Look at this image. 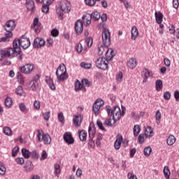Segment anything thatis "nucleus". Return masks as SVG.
<instances>
[{
	"mask_svg": "<svg viewBox=\"0 0 179 179\" xmlns=\"http://www.w3.org/2000/svg\"><path fill=\"white\" fill-rule=\"evenodd\" d=\"M170 169H169V166H164V177L166 178L167 179L170 178V175H171Z\"/></svg>",
	"mask_w": 179,
	"mask_h": 179,
	"instance_id": "nucleus-38",
	"label": "nucleus"
},
{
	"mask_svg": "<svg viewBox=\"0 0 179 179\" xmlns=\"http://www.w3.org/2000/svg\"><path fill=\"white\" fill-rule=\"evenodd\" d=\"M155 120H156V121H160V120H162V113H160V110L156 111Z\"/></svg>",
	"mask_w": 179,
	"mask_h": 179,
	"instance_id": "nucleus-58",
	"label": "nucleus"
},
{
	"mask_svg": "<svg viewBox=\"0 0 179 179\" xmlns=\"http://www.w3.org/2000/svg\"><path fill=\"white\" fill-rule=\"evenodd\" d=\"M56 76L58 80L60 81H64L66 80V79H68L69 76L68 73H66V67L65 66V64H62L57 67Z\"/></svg>",
	"mask_w": 179,
	"mask_h": 179,
	"instance_id": "nucleus-4",
	"label": "nucleus"
},
{
	"mask_svg": "<svg viewBox=\"0 0 179 179\" xmlns=\"http://www.w3.org/2000/svg\"><path fill=\"white\" fill-rule=\"evenodd\" d=\"M15 92L17 96H23V94L24 93L23 91V87H22V85L18 86L15 90Z\"/></svg>",
	"mask_w": 179,
	"mask_h": 179,
	"instance_id": "nucleus-42",
	"label": "nucleus"
},
{
	"mask_svg": "<svg viewBox=\"0 0 179 179\" xmlns=\"http://www.w3.org/2000/svg\"><path fill=\"white\" fill-rule=\"evenodd\" d=\"M22 155L24 159H29L30 157L31 152L25 148L21 150Z\"/></svg>",
	"mask_w": 179,
	"mask_h": 179,
	"instance_id": "nucleus-31",
	"label": "nucleus"
},
{
	"mask_svg": "<svg viewBox=\"0 0 179 179\" xmlns=\"http://www.w3.org/2000/svg\"><path fill=\"white\" fill-rule=\"evenodd\" d=\"M15 162H16L17 164H24V159L23 157H17L15 159Z\"/></svg>",
	"mask_w": 179,
	"mask_h": 179,
	"instance_id": "nucleus-60",
	"label": "nucleus"
},
{
	"mask_svg": "<svg viewBox=\"0 0 179 179\" xmlns=\"http://www.w3.org/2000/svg\"><path fill=\"white\" fill-rule=\"evenodd\" d=\"M133 132L134 136H138V135H139V132H141V126H139L138 124L134 125Z\"/></svg>",
	"mask_w": 179,
	"mask_h": 179,
	"instance_id": "nucleus-35",
	"label": "nucleus"
},
{
	"mask_svg": "<svg viewBox=\"0 0 179 179\" xmlns=\"http://www.w3.org/2000/svg\"><path fill=\"white\" fill-rule=\"evenodd\" d=\"M17 57L18 61L23 59V52L19 45H17V41L15 39L13 42V48H7L0 50V61H3V58H8L12 59Z\"/></svg>",
	"mask_w": 179,
	"mask_h": 179,
	"instance_id": "nucleus-1",
	"label": "nucleus"
},
{
	"mask_svg": "<svg viewBox=\"0 0 179 179\" xmlns=\"http://www.w3.org/2000/svg\"><path fill=\"white\" fill-rule=\"evenodd\" d=\"M43 141L45 145H50V143H51V136H50V134H45Z\"/></svg>",
	"mask_w": 179,
	"mask_h": 179,
	"instance_id": "nucleus-33",
	"label": "nucleus"
},
{
	"mask_svg": "<svg viewBox=\"0 0 179 179\" xmlns=\"http://www.w3.org/2000/svg\"><path fill=\"white\" fill-rule=\"evenodd\" d=\"M101 107V104H98L96 100L92 106V111L95 114V115H99V114L100 113Z\"/></svg>",
	"mask_w": 179,
	"mask_h": 179,
	"instance_id": "nucleus-21",
	"label": "nucleus"
},
{
	"mask_svg": "<svg viewBox=\"0 0 179 179\" xmlns=\"http://www.w3.org/2000/svg\"><path fill=\"white\" fill-rule=\"evenodd\" d=\"M17 78L18 82H19L21 85H23V83H24V79L23 77L22 76V73H21L20 72H17Z\"/></svg>",
	"mask_w": 179,
	"mask_h": 179,
	"instance_id": "nucleus-47",
	"label": "nucleus"
},
{
	"mask_svg": "<svg viewBox=\"0 0 179 179\" xmlns=\"http://www.w3.org/2000/svg\"><path fill=\"white\" fill-rule=\"evenodd\" d=\"M19 146H15L13 150H12V157H16L17 156V153H19Z\"/></svg>",
	"mask_w": 179,
	"mask_h": 179,
	"instance_id": "nucleus-49",
	"label": "nucleus"
},
{
	"mask_svg": "<svg viewBox=\"0 0 179 179\" xmlns=\"http://www.w3.org/2000/svg\"><path fill=\"white\" fill-rule=\"evenodd\" d=\"M34 48H40V38H36L33 42Z\"/></svg>",
	"mask_w": 179,
	"mask_h": 179,
	"instance_id": "nucleus-45",
	"label": "nucleus"
},
{
	"mask_svg": "<svg viewBox=\"0 0 179 179\" xmlns=\"http://www.w3.org/2000/svg\"><path fill=\"white\" fill-rule=\"evenodd\" d=\"M30 156H31V157H32V159H38V157H39V155H38V154H37V152H36V150L31 152Z\"/></svg>",
	"mask_w": 179,
	"mask_h": 179,
	"instance_id": "nucleus-61",
	"label": "nucleus"
},
{
	"mask_svg": "<svg viewBox=\"0 0 179 179\" xmlns=\"http://www.w3.org/2000/svg\"><path fill=\"white\" fill-rule=\"evenodd\" d=\"M72 9V5L67 0H62L58 2V7L56 8V15L60 20H64V13H69Z\"/></svg>",
	"mask_w": 179,
	"mask_h": 179,
	"instance_id": "nucleus-2",
	"label": "nucleus"
},
{
	"mask_svg": "<svg viewBox=\"0 0 179 179\" xmlns=\"http://www.w3.org/2000/svg\"><path fill=\"white\" fill-rule=\"evenodd\" d=\"M82 87H83V84L79 80H76L75 81V91L79 92V90H82Z\"/></svg>",
	"mask_w": 179,
	"mask_h": 179,
	"instance_id": "nucleus-32",
	"label": "nucleus"
},
{
	"mask_svg": "<svg viewBox=\"0 0 179 179\" xmlns=\"http://www.w3.org/2000/svg\"><path fill=\"white\" fill-rule=\"evenodd\" d=\"M80 65L81 68H84L85 69H90V68H92V64L85 62H81Z\"/></svg>",
	"mask_w": 179,
	"mask_h": 179,
	"instance_id": "nucleus-44",
	"label": "nucleus"
},
{
	"mask_svg": "<svg viewBox=\"0 0 179 179\" xmlns=\"http://www.w3.org/2000/svg\"><path fill=\"white\" fill-rule=\"evenodd\" d=\"M131 40H136V37H138V36H139V31H138V28H136V26H134L131 27Z\"/></svg>",
	"mask_w": 179,
	"mask_h": 179,
	"instance_id": "nucleus-20",
	"label": "nucleus"
},
{
	"mask_svg": "<svg viewBox=\"0 0 179 179\" xmlns=\"http://www.w3.org/2000/svg\"><path fill=\"white\" fill-rule=\"evenodd\" d=\"M45 82L47 83V85H48L50 89H51V90H55L56 87H55V85H54V81L52 80L51 78L50 77H47L45 79Z\"/></svg>",
	"mask_w": 179,
	"mask_h": 179,
	"instance_id": "nucleus-24",
	"label": "nucleus"
},
{
	"mask_svg": "<svg viewBox=\"0 0 179 179\" xmlns=\"http://www.w3.org/2000/svg\"><path fill=\"white\" fill-rule=\"evenodd\" d=\"M102 43L104 47H110L111 44V32L106 27L102 29Z\"/></svg>",
	"mask_w": 179,
	"mask_h": 179,
	"instance_id": "nucleus-5",
	"label": "nucleus"
},
{
	"mask_svg": "<svg viewBox=\"0 0 179 179\" xmlns=\"http://www.w3.org/2000/svg\"><path fill=\"white\" fill-rule=\"evenodd\" d=\"M76 50L77 52H80L81 51L83 50V47L82 46V43H77L76 45Z\"/></svg>",
	"mask_w": 179,
	"mask_h": 179,
	"instance_id": "nucleus-55",
	"label": "nucleus"
},
{
	"mask_svg": "<svg viewBox=\"0 0 179 179\" xmlns=\"http://www.w3.org/2000/svg\"><path fill=\"white\" fill-rule=\"evenodd\" d=\"M96 68L102 69V71H107L108 69V59L103 57H99L96 61Z\"/></svg>",
	"mask_w": 179,
	"mask_h": 179,
	"instance_id": "nucleus-7",
	"label": "nucleus"
},
{
	"mask_svg": "<svg viewBox=\"0 0 179 179\" xmlns=\"http://www.w3.org/2000/svg\"><path fill=\"white\" fill-rule=\"evenodd\" d=\"M137 62L136 59L131 57L129 59V62H127V66L130 69H134V68H136Z\"/></svg>",
	"mask_w": 179,
	"mask_h": 179,
	"instance_id": "nucleus-19",
	"label": "nucleus"
},
{
	"mask_svg": "<svg viewBox=\"0 0 179 179\" xmlns=\"http://www.w3.org/2000/svg\"><path fill=\"white\" fill-rule=\"evenodd\" d=\"M106 50V46L101 45L98 48V54L99 55H103L104 50Z\"/></svg>",
	"mask_w": 179,
	"mask_h": 179,
	"instance_id": "nucleus-59",
	"label": "nucleus"
},
{
	"mask_svg": "<svg viewBox=\"0 0 179 179\" xmlns=\"http://www.w3.org/2000/svg\"><path fill=\"white\" fill-rule=\"evenodd\" d=\"M54 2V0H42L43 6L41 11L43 13H48L50 12V6Z\"/></svg>",
	"mask_w": 179,
	"mask_h": 179,
	"instance_id": "nucleus-9",
	"label": "nucleus"
},
{
	"mask_svg": "<svg viewBox=\"0 0 179 179\" xmlns=\"http://www.w3.org/2000/svg\"><path fill=\"white\" fill-rule=\"evenodd\" d=\"M122 141H124V139L122 138V136H120L116 138L114 143V148L116 150H120L121 148V144L122 143Z\"/></svg>",
	"mask_w": 179,
	"mask_h": 179,
	"instance_id": "nucleus-18",
	"label": "nucleus"
},
{
	"mask_svg": "<svg viewBox=\"0 0 179 179\" xmlns=\"http://www.w3.org/2000/svg\"><path fill=\"white\" fill-rule=\"evenodd\" d=\"M38 80H40V75L35 76L31 80V89L33 92H36L38 89Z\"/></svg>",
	"mask_w": 179,
	"mask_h": 179,
	"instance_id": "nucleus-11",
	"label": "nucleus"
},
{
	"mask_svg": "<svg viewBox=\"0 0 179 179\" xmlns=\"http://www.w3.org/2000/svg\"><path fill=\"white\" fill-rule=\"evenodd\" d=\"M144 135L146 138H151L153 136V129L150 126H148L145 130Z\"/></svg>",
	"mask_w": 179,
	"mask_h": 179,
	"instance_id": "nucleus-26",
	"label": "nucleus"
},
{
	"mask_svg": "<svg viewBox=\"0 0 179 179\" xmlns=\"http://www.w3.org/2000/svg\"><path fill=\"white\" fill-rule=\"evenodd\" d=\"M85 3L88 6H94L96 5V0H85Z\"/></svg>",
	"mask_w": 179,
	"mask_h": 179,
	"instance_id": "nucleus-50",
	"label": "nucleus"
},
{
	"mask_svg": "<svg viewBox=\"0 0 179 179\" xmlns=\"http://www.w3.org/2000/svg\"><path fill=\"white\" fill-rule=\"evenodd\" d=\"M75 31L78 36H80L83 32V22L81 20H78L75 22Z\"/></svg>",
	"mask_w": 179,
	"mask_h": 179,
	"instance_id": "nucleus-10",
	"label": "nucleus"
},
{
	"mask_svg": "<svg viewBox=\"0 0 179 179\" xmlns=\"http://www.w3.org/2000/svg\"><path fill=\"white\" fill-rule=\"evenodd\" d=\"M78 136L81 142H86V141L87 140V132H86V131L85 130H79Z\"/></svg>",
	"mask_w": 179,
	"mask_h": 179,
	"instance_id": "nucleus-16",
	"label": "nucleus"
},
{
	"mask_svg": "<svg viewBox=\"0 0 179 179\" xmlns=\"http://www.w3.org/2000/svg\"><path fill=\"white\" fill-rule=\"evenodd\" d=\"M3 132L4 135H6L7 136H12L13 134L12 131V129H10V127H4L3 128Z\"/></svg>",
	"mask_w": 179,
	"mask_h": 179,
	"instance_id": "nucleus-30",
	"label": "nucleus"
},
{
	"mask_svg": "<svg viewBox=\"0 0 179 179\" xmlns=\"http://www.w3.org/2000/svg\"><path fill=\"white\" fill-rule=\"evenodd\" d=\"M106 111L108 117H113L114 124H115L117 121H120V120H121V108H120L119 106H113L111 108L110 106H106Z\"/></svg>",
	"mask_w": 179,
	"mask_h": 179,
	"instance_id": "nucleus-3",
	"label": "nucleus"
},
{
	"mask_svg": "<svg viewBox=\"0 0 179 179\" xmlns=\"http://www.w3.org/2000/svg\"><path fill=\"white\" fill-rule=\"evenodd\" d=\"M16 27V22L14 20H9L6 23L4 29L6 31H12Z\"/></svg>",
	"mask_w": 179,
	"mask_h": 179,
	"instance_id": "nucleus-14",
	"label": "nucleus"
},
{
	"mask_svg": "<svg viewBox=\"0 0 179 179\" xmlns=\"http://www.w3.org/2000/svg\"><path fill=\"white\" fill-rule=\"evenodd\" d=\"M59 34V31H58V29H53L51 31V36H52V37H58Z\"/></svg>",
	"mask_w": 179,
	"mask_h": 179,
	"instance_id": "nucleus-54",
	"label": "nucleus"
},
{
	"mask_svg": "<svg viewBox=\"0 0 179 179\" xmlns=\"http://www.w3.org/2000/svg\"><path fill=\"white\" fill-rule=\"evenodd\" d=\"M57 118L59 122H62V124H65V117L64 116V113L62 112L58 114Z\"/></svg>",
	"mask_w": 179,
	"mask_h": 179,
	"instance_id": "nucleus-43",
	"label": "nucleus"
},
{
	"mask_svg": "<svg viewBox=\"0 0 179 179\" xmlns=\"http://www.w3.org/2000/svg\"><path fill=\"white\" fill-rule=\"evenodd\" d=\"M12 99L10 97H7L4 101V104L6 107H8V108H10L12 107Z\"/></svg>",
	"mask_w": 179,
	"mask_h": 179,
	"instance_id": "nucleus-36",
	"label": "nucleus"
},
{
	"mask_svg": "<svg viewBox=\"0 0 179 179\" xmlns=\"http://www.w3.org/2000/svg\"><path fill=\"white\" fill-rule=\"evenodd\" d=\"M33 69H34V65L32 64H26L24 66L20 67L21 72L22 73H25V75L31 73V72H33Z\"/></svg>",
	"mask_w": 179,
	"mask_h": 179,
	"instance_id": "nucleus-8",
	"label": "nucleus"
},
{
	"mask_svg": "<svg viewBox=\"0 0 179 179\" xmlns=\"http://www.w3.org/2000/svg\"><path fill=\"white\" fill-rule=\"evenodd\" d=\"M171 97V94L170 93V92L166 91L164 93V100H170Z\"/></svg>",
	"mask_w": 179,
	"mask_h": 179,
	"instance_id": "nucleus-56",
	"label": "nucleus"
},
{
	"mask_svg": "<svg viewBox=\"0 0 179 179\" xmlns=\"http://www.w3.org/2000/svg\"><path fill=\"white\" fill-rule=\"evenodd\" d=\"M85 43L87 44L88 47H92V44H93V39L92 38H87L85 39Z\"/></svg>",
	"mask_w": 179,
	"mask_h": 179,
	"instance_id": "nucleus-64",
	"label": "nucleus"
},
{
	"mask_svg": "<svg viewBox=\"0 0 179 179\" xmlns=\"http://www.w3.org/2000/svg\"><path fill=\"white\" fill-rule=\"evenodd\" d=\"M24 169L27 173H30V171H33L34 169V165H33V162L31 161H27L25 163Z\"/></svg>",
	"mask_w": 179,
	"mask_h": 179,
	"instance_id": "nucleus-17",
	"label": "nucleus"
},
{
	"mask_svg": "<svg viewBox=\"0 0 179 179\" xmlns=\"http://www.w3.org/2000/svg\"><path fill=\"white\" fill-rule=\"evenodd\" d=\"M155 87L157 92H160L163 89V81L162 80H157L155 81Z\"/></svg>",
	"mask_w": 179,
	"mask_h": 179,
	"instance_id": "nucleus-29",
	"label": "nucleus"
},
{
	"mask_svg": "<svg viewBox=\"0 0 179 179\" xmlns=\"http://www.w3.org/2000/svg\"><path fill=\"white\" fill-rule=\"evenodd\" d=\"M1 65L3 66L5 65L7 66H9L12 65V62H10V60H9L8 59H6L2 62Z\"/></svg>",
	"mask_w": 179,
	"mask_h": 179,
	"instance_id": "nucleus-57",
	"label": "nucleus"
},
{
	"mask_svg": "<svg viewBox=\"0 0 179 179\" xmlns=\"http://www.w3.org/2000/svg\"><path fill=\"white\" fill-rule=\"evenodd\" d=\"M93 139H94V137H89L88 145L90 146V148H94L95 145Z\"/></svg>",
	"mask_w": 179,
	"mask_h": 179,
	"instance_id": "nucleus-53",
	"label": "nucleus"
},
{
	"mask_svg": "<svg viewBox=\"0 0 179 179\" xmlns=\"http://www.w3.org/2000/svg\"><path fill=\"white\" fill-rule=\"evenodd\" d=\"M60 173H61V166H59V164H55V171H54L55 176H56V177H59Z\"/></svg>",
	"mask_w": 179,
	"mask_h": 179,
	"instance_id": "nucleus-34",
	"label": "nucleus"
},
{
	"mask_svg": "<svg viewBox=\"0 0 179 179\" xmlns=\"http://www.w3.org/2000/svg\"><path fill=\"white\" fill-rule=\"evenodd\" d=\"M44 132L43 131L38 130L37 139L38 142H43L44 139Z\"/></svg>",
	"mask_w": 179,
	"mask_h": 179,
	"instance_id": "nucleus-39",
	"label": "nucleus"
},
{
	"mask_svg": "<svg viewBox=\"0 0 179 179\" xmlns=\"http://www.w3.org/2000/svg\"><path fill=\"white\" fill-rule=\"evenodd\" d=\"M26 8L28 10H32V12H34V1L26 0Z\"/></svg>",
	"mask_w": 179,
	"mask_h": 179,
	"instance_id": "nucleus-22",
	"label": "nucleus"
},
{
	"mask_svg": "<svg viewBox=\"0 0 179 179\" xmlns=\"http://www.w3.org/2000/svg\"><path fill=\"white\" fill-rule=\"evenodd\" d=\"M6 173V168L5 167V164L2 162H0V174L1 176H5Z\"/></svg>",
	"mask_w": 179,
	"mask_h": 179,
	"instance_id": "nucleus-40",
	"label": "nucleus"
},
{
	"mask_svg": "<svg viewBox=\"0 0 179 179\" xmlns=\"http://www.w3.org/2000/svg\"><path fill=\"white\" fill-rule=\"evenodd\" d=\"M122 78H124V75L122 74V72H119V73L116 76L115 79L117 82H122Z\"/></svg>",
	"mask_w": 179,
	"mask_h": 179,
	"instance_id": "nucleus-51",
	"label": "nucleus"
},
{
	"mask_svg": "<svg viewBox=\"0 0 179 179\" xmlns=\"http://www.w3.org/2000/svg\"><path fill=\"white\" fill-rule=\"evenodd\" d=\"M17 44L24 50H27L31 45L30 39L24 36H21L20 39H16Z\"/></svg>",
	"mask_w": 179,
	"mask_h": 179,
	"instance_id": "nucleus-6",
	"label": "nucleus"
},
{
	"mask_svg": "<svg viewBox=\"0 0 179 179\" xmlns=\"http://www.w3.org/2000/svg\"><path fill=\"white\" fill-rule=\"evenodd\" d=\"M81 83L83 85H85V86H87V87H90V86H92V83L90 81H89V80H87V78H83L81 80Z\"/></svg>",
	"mask_w": 179,
	"mask_h": 179,
	"instance_id": "nucleus-46",
	"label": "nucleus"
},
{
	"mask_svg": "<svg viewBox=\"0 0 179 179\" xmlns=\"http://www.w3.org/2000/svg\"><path fill=\"white\" fill-rule=\"evenodd\" d=\"M87 16H90V19H92V20H94V22L99 20V19H100L101 17L100 13L97 11H94L91 14H88Z\"/></svg>",
	"mask_w": 179,
	"mask_h": 179,
	"instance_id": "nucleus-23",
	"label": "nucleus"
},
{
	"mask_svg": "<svg viewBox=\"0 0 179 179\" xmlns=\"http://www.w3.org/2000/svg\"><path fill=\"white\" fill-rule=\"evenodd\" d=\"M96 124H97V126H98V128H99V129H101V131H104L105 132L107 131V130L106 129V128H104V127L103 126V122H101L100 120H98L96 121Z\"/></svg>",
	"mask_w": 179,
	"mask_h": 179,
	"instance_id": "nucleus-48",
	"label": "nucleus"
},
{
	"mask_svg": "<svg viewBox=\"0 0 179 179\" xmlns=\"http://www.w3.org/2000/svg\"><path fill=\"white\" fill-rule=\"evenodd\" d=\"M143 153L145 156L149 157L150 156V153H152V148L150 147H145L143 150Z\"/></svg>",
	"mask_w": 179,
	"mask_h": 179,
	"instance_id": "nucleus-41",
	"label": "nucleus"
},
{
	"mask_svg": "<svg viewBox=\"0 0 179 179\" xmlns=\"http://www.w3.org/2000/svg\"><path fill=\"white\" fill-rule=\"evenodd\" d=\"M89 138H94L96 134V127L94 126H90L88 128Z\"/></svg>",
	"mask_w": 179,
	"mask_h": 179,
	"instance_id": "nucleus-28",
	"label": "nucleus"
},
{
	"mask_svg": "<svg viewBox=\"0 0 179 179\" xmlns=\"http://www.w3.org/2000/svg\"><path fill=\"white\" fill-rule=\"evenodd\" d=\"M106 59L108 61H111L112 58H114L115 57V52H114V50L113 49H108V47H106Z\"/></svg>",
	"mask_w": 179,
	"mask_h": 179,
	"instance_id": "nucleus-15",
	"label": "nucleus"
},
{
	"mask_svg": "<svg viewBox=\"0 0 179 179\" xmlns=\"http://www.w3.org/2000/svg\"><path fill=\"white\" fill-rule=\"evenodd\" d=\"M19 108L22 113H24V111L27 110L26 106L23 103H19Z\"/></svg>",
	"mask_w": 179,
	"mask_h": 179,
	"instance_id": "nucleus-62",
	"label": "nucleus"
},
{
	"mask_svg": "<svg viewBox=\"0 0 179 179\" xmlns=\"http://www.w3.org/2000/svg\"><path fill=\"white\" fill-rule=\"evenodd\" d=\"M63 138L67 145H73L75 143V138L72 137V134L69 132H66L63 136Z\"/></svg>",
	"mask_w": 179,
	"mask_h": 179,
	"instance_id": "nucleus-12",
	"label": "nucleus"
},
{
	"mask_svg": "<svg viewBox=\"0 0 179 179\" xmlns=\"http://www.w3.org/2000/svg\"><path fill=\"white\" fill-rule=\"evenodd\" d=\"M36 27H41V22L38 20V17L34 19L33 24L31 26V29H34Z\"/></svg>",
	"mask_w": 179,
	"mask_h": 179,
	"instance_id": "nucleus-37",
	"label": "nucleus"
},
{
	"mask_svg": "<svg viewBox=\"0 0 179 179\" xmlns=\"http://www.w3.org/2000/svg\"><path fill=\"white\" fill-rule=\"evenodd\" d=\"M83 121V115H76L73 118V124L75 127H80Z\"/></svg>",
	"mask_w": 179,
	"mask_h": 179,
	"instance_id": "nucleus-13",
	"label": "nucleus"
},
{
	"mask_svg": "<svg viewBox=\"0 0 179 179\" xmlns=\"http://www.w3.org/2000/svg\"><path fill=\"white\" fill-rule=\"evenodd\" d=\"M50 117H51L50 111H48L45 112V113H43V117L44 118V120H45V121H48V120H50Z\"/></svg>",
	"mask_w": 179,
	"mask_h": 179,
	"instance_id": "nucleus-52",
	"label": "nucleus"
},
{
	"mask_svg": "<svg viewBox=\"0 0 179 179\" xmlns=\"http://www.w3.org/2000/svg\"><path fill=\"white\" fill-rule=\"evenodd\" d=\"M155 20L158 24H160L163 22V13L162 12H155Z\"/></svg>",
	"mask_w": 179,
	"mask_h": 179,
	"instance_id": "nucleus-25",
	"label": "nucleus"
},
{
	"mask_svg": "<svg viewBox=\"0 0 179 179\" xmlns=\"http://www.w3.org/2000/svg\"><path fill=\"white\" fill-rule=\"evenodd\" d=\"M166 143L169 146H173V143H176V137L173 135H169L166 139Z\"/></svg>",
	"mask_w": 179,
	"mask_h": 179,
	"instance_id": "nucleus-27",
	"label": "nucleus"
},
{
	"mask_svg": "<svg viewBox=\"0 0 179 179\" xmlns=\"http://www.w3.org/2000/svg\"><path fill=\"white\" fill-rule=\"evenodd\" d=\"M139 143H143L145 142V135L143 134H141L138 137Z\"/></svg>",
	"mask_w": 179,
	"mask_h": 179,
	"instance_id": "nucleus-63",
	"label": "nucleus"
}]
</instances>
